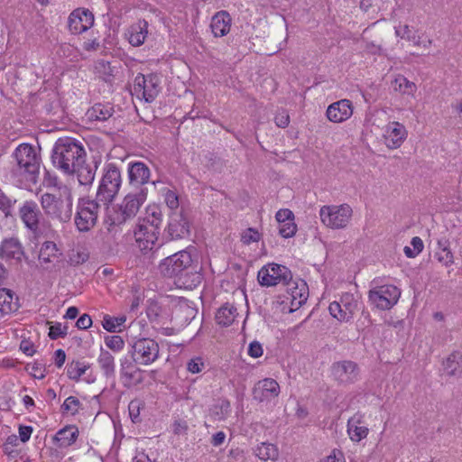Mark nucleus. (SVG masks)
<instances>
[{
    "label": "nucleus",
    "mask_w": 462,
    "mask_h": 462,
    "mask_svg": "<svg viewBox=\"0 0 462 462\" xmlns=\"http://www.w3.org/2000/svg\"><path fill=\"white\" fill-rule=\"evenodd\" d=\"M263 346L258 341H253L248 347V355L251 357L257 358L263 355Z\"/></svg>",
    "instance_id": "55"
},
{
    "label": "nucleus",
    "mask_w": 462,
    "mask_h": 462,
    "mask_svg": "<svg viewBox=\"0 0 462 462\" xmlns=\"http://www.w3.org/2000/svg\"><path fill=\"white\" fill-rule=\"evenodd\" d=\"M400 296V290L391 284L374 287L368 292L369 302L381 310L392 309L397 303Z\"/></svg>",
    "instance_id": "12"
},
{
    "label": "nucleus",
    "mask_w": 462,
    "mask_h": 462,
    "mask_svg": "<svg viewBox=\"0 0 462 462\" xmlns=\"http://www.w3.org/2000/svg\"><path fill=\"white\" fill-rule=\"evenodd\" d=\"M353 215L352 208L348 204L323 206L319 209L321 222L332 229L345 228Z\"/></svg>",
    "instance_id": "9"
},
{
    "label": "nucleus",
    "mask_w": 462,
    "mask_h": 462,
    "mask_svg": "<svg viewBox=\"0 0 462 462\" xmlns=\"http://www.w3.org/2000/svg\"><path fill=\"white\" fill-rule=\"evenodd\" d=\"M353 104L348 99H341L330 104L326 111V116L330 122L342 123L353 115Z\"/></svg>",
    "instance_id": "23"
},
{
    "label": "nucleus",
    "mask_w": 462,
    "mask_h": 462,
    "mask_svg": "<svg viewBox=\"0 0 462 462\" xmlns=\"http://www.w3.org/2000/svg\"><path fill=\"white\" fill-rule=\"evenodd\" d=\"M160 78L155 74L143 75L139 73L134 80L132 95L146 102H152L161 91Z\"/></svg>",
    "instance_id": "11"
},
{
    "label": "nucleus",
    "mask_w": 462,
    "mask_h": 462,
    "mask_svg": "<svg viewBox=\"0 0 462 462\" xmlns=\"http://www.w3.org/2000/svg\"><path fill=\"white\" fill-rule=\"evenodd\" d=\"M275 217L279 224L284 223L285 221H289V219L294 220V215L290 209H280L276 213Z\"/></svg>",
    "instance_id": "56"
},
{
    "label": "nucleus",
    "mask_w": 462,
    "mask_h": 462,
    "mask_svg": "<svg viewBox=\"0 0 462 462\" xmlns=\"http://www.w3.org/2000/svg\"><path fill=\"white\" fill-rule=\"evenodd\" d=\"M44 214L53 220L66 224L70 222L73 212V199L69 192L66 196H56L46 192L40 198Z\"/></svg>",
    "instance_id": "5"
},
{
    "label": "nucleus",
    "mask_w": 462,
    "mask_h": 462,
    "mask_svg": "<svg viewBox=\"0 0 462 462\" xmlns=\"http://www.w3.org/2000/svg\"><path fill=\"white\" fill-rule=\"evenodd\" d=\"M393 87L395 91L403 95L413 96L417 90L415 83L408 80L404 76L399 75L393 82Z\"/></svg>",
    "instance_id": "39"
},
{
    "label": "nucleus",
    "mask_w": 462,
    "mask_h": 462,
    "mask_svg": "<svg viewBox=\"0 0 462 462\" xmlns=\"http://www.w3.org/2000/svg\"><path fill=\"white\" fill-rule=\"evenodd\" d=\"M159 233V229L153 227L152 225H146L139 220L134 230L137 247L143 252L152 250L158 240Z\"/></svg>",
    "instance_id": "18"
},
{
    "label": "nucleus",
    "mask_w": 462,
    "mask_h": 462,
    "mask_svg": "<svg viewBox=\"0 0 462 462\" xmlns=\"http://www.w3.org/2000/svg\"><path fill=\"white\" fill-rule=\"evenodd\" d=\"M121 185L122 177L118 167L114 163L106 164L103 170L95 199L108 207L117 196Z\"/></svg>",
    "instance_id": "6"
},
{
    "label": "nucleus",
    "mask_w": 462,
    "mask_h": 462,
    "mask_svg": "<svg viewBox=\"0 0 462 462\" xmlns=\"http://www.w3.org/2000/svg\"><path fill=\"white\" fill-rule=\"evenodd\" d=\"M231 412V405L227 400H222L214 407L215 418L218 420H225Z\"/></svg>",
    "instance_id": "45"
},
{
    "label": "nucleus",
    "mask_w": 462,
    "mask_h": 462,
    "mask_svg": "<svg viewBox=\"0 0 462 462\" xmlns=\"http://www.w3.org/2000/svg\"><path fill=\"white\" fill-rule=\"evenodd\" d=\"M147 199V189H139L127 193L122 201L107 209V222L119 226L133 219Z\"/></svg>",
    "instance_id": "4"
},
{
    "label": "nucleus",
    "mask_w": 462,
    "mask_h": 462,
    "mask_svg": "<svg viewBox=\"0 0 462 462\" xmlns=\"http://www.w3.org/2000/svg\"><path fill=\"white\" fill-rule=\"evenodd\" d=\"M360 420L355 417L348 420L347 422V433L351 440L359 442L368 435V428L365 426H360Z\"/></svg>",
    "instance_id": "35"
},
{
    "label": "nucleus",
    "mask_w": 462,
    "mask_h": 462,
    "mask_svg": "<svg viewBox=\"0 0 462 462\" xmlns=\"http://www.w3.org/2000/svg\"><path fill=\"white\" fill-rule=\"evenodd\" d=\"M95 73L106 83H111L115 77V68L104 60H99L95 64Z\"/></svg>",
    "instance_id": "38"
},
{
    "label": "nucleus",
    "mask_w": 462,
    "mask_h": 462,
    "mask_svg": "<svg viewBox=\"0 0 462 462\" xmlns=\"http://www.w3.org/2000/svg\"><path fill=\"white\" fill-rule=\"evenodd\" d=\"M32 429L30 426H20L19 436L22 442H26L30 439Z\"/></svg>",
    "instance_id": "62"
},
{
    "label": "nucleus",
    "mask_w": 462,
    "mask_h": 462,
    "mask_svg": "<svg viewBox=\"0 0 462 462\" xmlns=\"http://www.w3.org/2000/svg\"><path fill=\"white\" fill-rule=\"evenodd\" d=\"M260 239V234L254 228H247L242 233L241 240L245 245L257 242Z\"/></svg>",
    "instance_id": "49"
},
{
    "label": "nucleus",
    "mask_w": 462,
    "mask_h": 462,
    "mask_svg": "<svg viewBox=\"0 0 462 462\" xmlns=\"http://www.w3.org/2000/svg\"><path fill=\"white\" fill-rule=\"evenodd\" d=\"M164 277L174 278V283L180 288L192 289L201 282V275L188 250L180 251L164 258L159 264Z\"/></svg>",
    "instance_id": "1"
},
{
    "label": "nucleus",
    "mask_w": 462,
    "mask_h": 462,
    "mask_svg": "<svg viewBox=\"0 0 462 462\" xmlns=\"http://www.w3.org/2000/svg\"><path fill=\"white\" fill-rule=\"evenodd\" d=\"M113 107L109 104H96L87 112V116L91 121H106L113 115Z\"/></svg>",
    "instance_id": "33"
},
{
    "label": "nucleus",
    "mask_w": 462,
    "mask_h": 462,
    "mask_svg": "<svg viewBox=\"0 0 462 462\" xmlns=\"http://www.w3.org/2000/svg\"><path fill=\"white\" fill-rule=\"evenodd\" d=\"M274 122L278 127H287L290 123V116L288 112L284 109L278 110L274 117Z\"/></svg>",
    "instance_id": "51"
},
{
    "label": "nucleus",
    "mask_w": 462,
    "mask_h": 462,
    "mask_svg": "<svg viewBox=\"0 0 462 462\" xmlns=\"http://www.w3.org/2000/svg\"><path fill=\"white\" fill-rule=\"evenodd\" d=\"M61 254L57 245L52 241H45L40 249L39 262L42 265L49 264L57 260Z\"/></svg>",
    "instance_id": "31"
},
{
    "label": "nucleus",
    "mask_w": 462,
    "mask_h": 462,
    "mask_svg": "<svg viewBox=\"0 0 462 462\" xmlns=\"http://www.w3.org/2000/svg\"><path fill=\"white\" fill-rule=\"evenodd\" d=\"M97 365L106 379L114 378L116 375V363L114 356L107 350L101 347L97 359Z\"/></svg>",
    "instance_id": "27"
},
{
    "label": "nucleus",
    "mask_w": 462,
    "mask_h": 462,
    "mask_svg": "<svg viewBox=\"0 0 462 462\" xmlns=\"http://www.w3.org/2000/svg\"><path fill=\"white\" fill-rule=\"evenodd\" d=\"M19 309L18 298L9 289H0V313L10 314Z\"/></svg>",
    "instance_id": "29"
},
{
    "label": "nucleus",
    "mask_w": 462,
    "mask_h": 462,
    "mask_svg": "<svg viewBox=\"0 0 462 462\" xmlns=\"http://www.w3.org/2000/svg\"><path fill=\"white\" fill-rule=\"evenodd\" d=\"M90 368V365L79 360H73L67 365V375L69 379L79 382L80 377Z\"/></svg>",
    "instance_id": "37"
},
{
    "label": "nucleus",
    "mask_w": 462,
    "mask_h": 462,
    "mask_svg": "<svg viewBox=\"0 0 462 462\" xmlns=\"http://www.w3.org/2000/svg\"><path fill=\"white\" fill-rule=\"evenodd\" d=\"M254 454L263 461H275L279 457V450L274 444L263 442L255 448Z\"/></svg>",
    "instance_id": "34"
},
{
    "label": "nucleus",
    "mask_w": 462,
    "mask_h": 462,
    "mask_svg": "<svg viewBox=\"0 0 462 462\" xmlns=\"http://www.w3.org/2000/svg\"><path fill=\"white\" fill-rule=\"evenodd\" d=\"M211 31L216 37L226 35L231 27V17L226 11L217 13L211 19Z\"/></svg>",
    "instance_id": "26"
},
{
    "label": "nucleus",
    "mask_w": 462,
    "mask_h": 462,
    "mask_svg": "<svg viewBox=\"0 0 462 462\" xmlns=\"http://www.w3.org/2000/svg\"><path fill=\"white\" fill-rule=\"evenodd\" d=\"M125 320L126 319L125 316L111 317L109 315H105L102 325L106 331L116 332L118 328L124 325Z\"/></svg>",
    "instance_id": "41"
},
{
    "label": "nucleus",
    "mask_w": 462,
    "mask_h": 462,
    "mask_svg": "<svg viewBox=\"0 0 462 462\" xmlns=\"http://www.w3.org/2000/svg\"><path fill=\"white\" fill-rule=\"evenodd\" d=\"M18 214L25 227L34 236L39 235L42 213L37 203L33 200H26L19 208Z\"/></svg>",
    "instance_id": "16"
},
{
    "label": "nucleus",
    "mask_w": 462,
    "mask_h": 462,
    "mask_svg": "<svg viewBox=\"0 0 462 462\" xmlns=\"http://www.w3.org/2000/svg\"><path fill=\"white\" fill-rule=\"evenodd\" d=\"M139 220L160 230L162 222V210L157 205H150L146 208L145 217Z\"/></svg>",
    "instance_id": "36"
},
{
    "label": "nucleus",
    "mask_w": 462,
    "mask_h": 462,
    "mask_svg": "<svg viewBox=\"0 0 462 462\" xmlns=\"http://www.w3.org/2000/svg\"><path fill=\"white\" fill-rule=\"evenodd\" d=\"M93 24L94 15L88 9L77 8L70 13L68 18V28L72 34L83 33Z\"/></svg>",
    "instance_id": "19"
},
{
    "label": "nucleus",
    "mask_w": 462,
    "mask_h": 462,
    "mask_svg": "<svg viewBox=\"0 0 462 462\" xmlns=\"http://www.w3.org/2000/svg\"><path fill=\"white\" fill-rule=\"evenodd\" d=\"M105 344L115 353H118L122 351L125 347V341L122 337L114 335V336H106L105 337Z\"/></svg>",
    "instance_id": "44"
},
{
    "label": "nucleus",
    "mask_w": 462,
    "mask_h": 462,
    "mask_svg": "<svg viewBox=\"0 0 462 462\" xmlns=\"http://www.w3.org/2000/svg\"><path fill=\"white\" fill-rule=\"evenodd\" d=\"M97 167V162H93V164H88L86 163V160L84 162H80L79 166L75 167L74 173L77 174L79 184L85 186L92 184Z\"/></svg>",
    "instance_id": "28"
},
{
    "label": "nucleus",
    "mask_w": 462,
    "mask_h": 462,
    "mask_svg": "<svg viewBox=\"0 0 462 462\" xmlns=\"http://www.w3.org/2000/svg\"><path fill=\"white\" fill-rule=\"evenodd\" d=\"M285 294L282 296V310L293 312L304 304L309 296L307 283L303 280L293 281L292 278L285 282Z\"/></svg>",
    "instance_id": "10"
},
{
    "label": "nucleus",
    "mask_w": 462,
    "mask_h": 462,
    "mask_svg": "<svg viewBox=\"0 0 462 462\" xmlns=\"http://www.w3.org/2000/svg\"><path fill=\"white\" fill-rule=\"evenodd\" d=\"M443 367L448 376H460L461 372L458 371L459 363L457 361V355H449L443 362Z\"/></svg>",
    "instance_id": "40"
},
{
    "label": "nucleus",
    "mask_w": 462,
    "mask_h": 462,
    "mask_svg": "<svg viewBox=\"0 0 462 462\" xmlns=\"http://www.w3.org/2000/svg\"><path fill=\"white\" fill-rule=\"evenodd\" d=\"M159 344L150 337L134 338L130 355L133 361L141 365H148L159 357Z\"/></svg>",
    "instance_id": "8"
},
{
    "label": "nucleus",
    "mask_w": 462,
    "mask_h": 462,
    "mask_svg": "<svg viewBox=\"0 0 462 462\" xmlns=\"http://www.w3.org/2000/svg\"><path fill=\"white\" fill-rule=\"evenodd\" d=\"M66 361V354L62 349H58L54 353V362L58 367H61Z\"/></svg>",
    "instance_id": "64"
},
{
    "label": "nucleus",
    "mask_w": 462,
    "mask_h": 462,
    "mask_svg": "<svg viewBox=\"0 0 462 462\" xmlns=\"http://www.w3.org/2000/svg\"><path fill=\"white\" fill-rule=\"evenodd\" d=\"M280 393V385L273 378H264L255 383L253 396L259 402H269Z\"/></svg>",
    "instance_id": "22"
},
{
    "label": "nucleus",
    "mask_w": 462,
    "mask_h": 462,
    "mask_svg": "<svg viewBox=\"0 0 462 462\" xmlns=\"http://www.w3.org/2000/svg\"><path fill=\"white\" fill-rule=\"evenodd\" d=\"M172 427H173V432L178 435L186 433V431L188 430L187 423L183 420L174 421Z\"/></svg>",
    "instance_id": "63"
},
{
    "label": "nucleus",
    "mask_w": 462,
    "mask_h": 462,
    "mask_svg": "<svg viewBox=\"0 0 462 462\" xmlns=\"http://www.w3.org/2000/svg\"><path fill=\"white\" fill-rule=\"evenodd\" d=\"M129 184L136 189H145L143 186L149 182L151 171L143 162H134L128 164Z\"/></svg>",
    "instance_id": "24"
},
{
    "label": "nucleus",
    "mask_w": 462,
    "mask_h": 462,
    "mask_svg": "<svg viewBox=\"0 0 462 462\" xmlns=\"http://www.w3.org/2000/svg\"><path fill=\"white\" fill-rule=\"evenodd\" d=\"M167 235L171 239H181L189 234V222L183 212H174L170 216Z\"/></svg>",
    "instance_id": "20"
},
{
    "label": "nucleus",
    "mask_w": 462,
    "mask_h": 462,
    "mask_svg": "<svg viewBox=\"0 0 462 462\" xmlns=\"http://www.w3.org/2000/svg\"><path fill=\"white\" fill-rule=\"evenodd\" d=\"M87 153L81 142L71 137L59 138L52 149L53 165L65 174H73L75 167L84 162Z\"/></svg>",
    "instance_id": "2"
},
{
    "label": "nucleus",
    "mask_w": 462,
    "mask_h": 462,
    "mask_svg": "<svg viewBox=\"0 0 462 462\" xmlns=\"http://www.w3.org/2000/svg\"><path fill=\"white\" fill-rule=\"evenodd\" d=\"M92 325V319L88 314H83L79 318L76 322V326L79 329H87Z\"/></svg>",
    "instance_id": "58"
},
{
    "label": "nucleus",
    "mask_w": 462,
    "mask_h": 462,
    "mask_svg": "<svg viewBox=\"0 0 462 462\" xmlns=\"http://www.w3.org/2000/svg\"><path fill=\"white\" fill-rule=\"evenodd\" d=\"M15 202V199H12L2 189H0V210H2L6 217L11 215V210Z\"/></svg>",
    "instance_id": "47"
},
{
    "label": "nucleus",
    "mask_w": 462,
    "mask_h": 462,
    "mask_svg": "<svg viewBox=\"0 0 462 462\" xmlns=\"http://www.w3.org/2000/svg\"><path fill=\"white\" fill-rule=\"evenodd\" d=\"M322 462H345V460L343 453L338 449H334Z\"/></svg>",
    "instance_id": "61"
},
{
    "label": "nucleus",
    "mask_w": 462,
    "mask_h": 462,
    "mask_svg": "<svg viewBox=\"0 0 462 462\" xmlns=\"http://www.w3.org/2000/svg\"><path fill=\"white\" fill-rule=\"evenodd\" d=\"M164 201L171 209H176L179 207V197L170 189H163Z\"/></svg>",
    "instance_id": "48"
},
{
    "label": "nucleus",
    "mask_w": 462,
    "mask_h": 462,
    "mask_svg": "<svg viewBox=\"0 0 462 462\" xmlns=\"http://www.w3.org/2000/svg\"><path fill=\"white\" fill-rule=\"evenodd\" d=\"M82 404L79 400L75 396L68 397L60 407L63 414L76 415Z\"/></svg>",
    "instance_id": "42"
},
{
    "label": "nucleus",
    "mask_w": 462,
    "mask_h": 462,
    "mask_svg": "<svg viewBox=\"0 0 462 462\" xmlns=\"http://www.w3.org/2000/svg\"><path fill=\"white\" fill-rule=\"evenodd\" d=\"M357 310L358 299L350 292L343 293L339 301H333L328 307L329 313L337 320L344 322L350 321Z\"/></svg>",
    "instance_id": "13"
},
{
    "label": "nucleus",
    "mask_w": 462,
    "mask_h": 462,
    "mask_svg": "<svg viewBox=\"0 0 462 462\" xmlns=\"http://www.w3.org/2000/svg\"><path fill=\"white\" fill-rule=\"evenodd\" d=\"M25 257L24 248L17 237L5 238L0 243V258L9 264L19 265Z\"/></svg>",
    "instance_id": "17"
},
{
    "label": "nucleus",
    "mask_w": 462,
    "mask_h": 462,
    "mask_svg": "<svg viewBox=\"0 0 462 462\" xmlns=\"http://www.w3.org/2000/svg\"><path fill=\"white\" fill-rule=\"evenodd\" d=\"M32 370L33 371L32 375L35 378L42 379L45 377V368L42 363L35 361L32 364Z\"/></svg>",
    "instance_id": "59"
},
{
    "label": "nucleus",
    "mask_w": 462,
    "mask_h": 462,
    "mask_svg": "<svg viewBox=\"0 0 462 462\" xmlns=\"http://www.w3.org/2000/svg\"><path fill=\"white\" fill-rule=\"evenodd\" d=\"M257 278L263 286L284 285L292 278V274L284 265L269 263L260 269Z\"/></svg>",
    "instance_id": "14"
},
{
    "label": "nucleus",
    "mask_w": 462,
    "mask_h": 462,
    "mask_svg": "<svg viewBox=\"0 0 462 462\" xmlns=\"http://www.w3.org/2000/svg\"><path fill=\"white\" fill-rule=\"evenodd\" d=\"M67 335L66 328H62L60 324L51 326L49 331V337L51 339L64 337Z\"/></svg>",
    "instance_id": "54"
},
{
    "label": "nucleus",
    "mask_w": 462,
    "mask_h": 462,
    "mask_svg": "<svg viewBox=\"0 0 462 462\" xmlns=\"http://www.w3.org/2000/svg\"><path fill=\"white\" fill-rule=\"evenodd\" d=\"M12 175L20 180L36 183L42 158L40 152L30 143L19 144L13 154Z\"/></svg>",
    "instance_id": "3"
},
{
    "label": "nucleus",
    "mask_w": 462,
    "mask_h": 462,
    "mask_svg": "<svg viewBox=\"0 0 462 462\" xmlns=\"http://www.w3.org/2000/svg\"><path fill=\"white\" fill-rule=\"evenodd\" d=\"M148 23L145 20H139L132 24L127 30V39L134 47L143 44L148 34Z\"/></svg>",
    "instance_id": "25"
},
{
    "label": "nucleus",
    "mask_w": 462,
    "mask_h": 462,
    "mask_svg": "<svg viewBox=\"0 0 462 462\" xmlns=\"http://www.w3.org/2000/svg\"><path fill=\"white\" fill-rule=\"evenodd\" d=\"M237 315V310L235 306L225 303L217 310L215 319L218 325L228 327L235 321Z\"/></svg>",
    "instance_id": "32"
},
{
    "label": "nucleus",
    "mask_w": 462,
    "mask_h": 462,
    "mask_svg": "<svg viewBox=\"0 0 462 462\" xmlns=\"http://www.w3.org/2000/svg\"><path fill=\"white\" fill-rule=\"evenodd\" d=\"M128 409H129V414H130V417H131L133 422L139 421V414H140L139 402L137 401H132L129 403Z\"/></svg>",
    "instance_id": "57"
},
{
    "label": "nucleus",
    "mask_w": 462,
    "mask_h": 462,
    "mask_svg": "<svg viewBox=\"0 0 462 462\" xmlns=\"http://www.w3.org/2000/svg\"><path fill=\"white\" fill-rule=\"evenodd\" d=\"M408 133L403 125L399 122H390L386 126L383 134L384 143L389 149H397L401 147Z\"/></svg>",
    "instance_id": "21"
},
{
    "label": "nucleus",
    "mask_w": 462,
    "mask_h": 462,
    "mask_svg": "<svg viewBox=\"0 0 462 462\" xmlns=\"http://www.w3.org/2000/svg\"><path fill=\"white\" fill-rule=\"evenodd\" d=\"M205 368V364L200 357L190 359L187 364V369L192 374L200 373Z\"/></svg>",
    "instance_id": "52"
},
{
    "label": "nucleus",
    "mask_w": 462,
    "mask_h": 462,
    "mask_svg": "<svg viewBox=\"0 0 462 462\" xmlns=\"http://www.w3.org/2000/svg\"><path fill=\"white\" fill-rule=\"evenodd\" d=\"M360 369L358 365L351 360H343L333 363L331 375L338 384L348 385L356 382L359 378Z\"/></svg>",
    "instance_id": "15"
},
{
    "label": "nucleus",
    "mask_w": 462,
    "mask_h": 462,
    "mask_svg": "<svg viewBox=\"0 0 462 462\" xmlns=\"http://www.w3.org/2000/svg\"><path fill=\"white\" fill-rule=\"evenodd\" d=\"M89 258L88 253L84 249H73L69 254L68 263L72 266L84 263Z\"/></svg>",
    "instance_id": "43"
},
{
    "label": "nucleus",
    "mask_w": 462,
    "mask_h": 462,
    "mask_svg": "<svg viewBox=\"0 0 462 462\" xmlns=\"http://www.w3.org/2000/svg\"><path fill=\"white\" fill-rule=\"evenodd\" d=\"M20 349L27 356H32L34 353V345L29 340H22Z\"/></svg>",
    "instance_id": "60"
},
{
    "label": "nucleus",
    "mask_w": 462,
    "mask_h": 462,
    "mask_svg": "<svg viewBox=\"0 0 462 462\" xmlns=\"http://www.w3.org/2000/svg\"><path fill=\"white\" fill-rule=\"evenodd\" d=\"M100 208V202L96 199H79L74 222L79 232H88L97 225Z\"/></svg>",
    "instance_id": "7"
},
{
    "label": "nucleus",
    "mask_w": 462,
    "mask_h": 462,
    "mask_svg": "<svg viewBox=\"0 0 462 462\" xmlns=\"http://www.w3.org/2000/svg\"><path fill=\"white\" fill-rule=\"evenodd\" d=\"M297 231V226L293 219H289L284 223L279 224V234L284 237L289 238L295 235Z\"/></svg>",
    "instance_id": "46"
},
{
    "label": "nucleus",
    "mask_w": 462,
    "mask_h": 462,
    "mask_svg": "<svg viewBox=\"0 0 462 462\" xmlns=\"http://www.w3.org/2000/svg\"><path fill=\"white\" fill-rule=\"evenodd\" d=\"M436 258L445 266H448L453 263V254L446 247L440 249V251L436 253Z\"/></svg>",
    "instance_id": "50"
},
{
    "label": "nucleus",
    "mask_w": 462,
    "mask_h": 462,
    "mask_svg": "<svg viewBox=\"0 0 462 462\" xmlns=\"http://www.w3.org/2000/svg\"><path fill=\"white\" fill-rule=\"evenodd\" d=\"M395 34L396 36L405 39L407 41L415 40V34L411 33V31L409 25L405 24L403 26L395 27Z\"/></svg>",
    "instance_id": "53"
},
{
    "label": "nucleus",
    "mask_w": 462,
    "mask_h": 462,
    "mask_svg": "<svg viewBox=\"0 0 462 462\" xmlns=\"http://www.w3.org/2000/svg\"><path fill=\"white\" fill-rule=\"evenodd\" d=\"M79 437V430L76 426L70 425L60 430L54 440L58 442L60 448H67L75 443Z\"/></svg>",
    "instance_id": "30"
}]
</instances>
